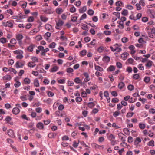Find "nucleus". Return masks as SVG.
Wrapping results in <instances>:
<instances>
[{"instance_id": "obj_31", "label": "nucleus", "mask_w": 155, "mask_h": 155, "mask_svg": "<svg viewBox=\"0 0 155 155\" xmlns=\"http://www.w3.org/2000/svg\"><path fill=\"white\" fill-rule=\"evenodd\" d=\"M109 70L110 71H114L115 69V67L114 66L111 65L108 68Z\"/></svg>"}, {"instance_id": "obj_35", "label": "nucleus", "mask_w": 155, "mask_h": 155, "mask_svg": "<svg viewBox=\"0 0 155 155\" xmlns=\"http://www.w3.org/2000/svg\"><path fill=\"white\" fill-rule=\"evenodd\" d=\"M74 82L78 84L80 83L81 82V80L79 78H76L74 80Z\"/></svg>"}, {"instance_id": "obj_8", "label": "nucleus", "mask_w": 155, "mask_h": 155, "mask_svg": "<svg viewBox=\"0 0 155 155\" xmlns=\"http://www.w3.org/2000/svg\"><path fill=\"white\" fill-rule=\"evenodd\" d=\"M16 67L17 68H22L24 65V64L21 63H19L18 61H17L16 63Z\"/></svg>"}, {"instance_id": "obj_43", "label": "nucleus", "mask_w": 155, "mask_h": 155, "mask_svg": "<svg viewBox=\"0 0 155 155\" xmlns=\"http://www.w3.org/2000/svg\"><path fill=\"white\" fill-rule=\"evenodd\" d=\"M133 114L134 113L133 112H129L127 113L126 116L127 117H130L133 116Z\"/></svg>"}, {"instance_id": "obj_12", "label": "nucleus", "mask_w": 155, "mask_h": 155, "mask_svg": "<svg viewBox=\"0 0 155 155\" xmlns=\"http://www.w3.org/2000/svg\"><path fill=\"white\" fill-rule=\"evenodd\" d=\"M35 45L32 44L28 48V51L32 52L33 51V48L35 47Z\"/></svg>"}, {"instance_id": "obj_52", "label": "nucleus", "mask_w": 155, "mask_h": 155, "mask_svg": "<svg viewBox=\"0 0 155 155\" xmlns=\"http://www.w3.org/2000/svg\"><path fill=\"white\" fill-rule=\"evenodd\" d=\"M82 28L85 30H88V28L87 27V26L85 24L84 25H83V27H82Z\"/></svg>"}, {"instance_id": "obj_17", "label": "nucleus", "mask_w": 155, "mask_h": 155, "mask_svg": "<svg viewBox=\"0 0 155 155\" xmlns=\"http://www.w3.org/2000/svg\"><path fill=\"white\" fill-rule=\"evenodd\" d=\"M141 140L139 137H137L134 141L135 144H138L139 143L141 142Z\"/></svg>"}, {"instance_id": "obj_28", "label": "nucleus", "mask_w": 155, "mask_h": 155, "mask_svg": "<svg viewBox=\"0 0 155 155\" xmlns=\"http://www.w3.org/2000/svg\"><path fill=\"white\" fill-rule=\"evenodd\" d=\"M120 114L119 111H117L113 113V115L115 117H116Z\"/></svg>"}, {"instance_id": "obj_10", "label": "nucleus", "mask_w": 155, "mask_h": 155, "mask_svg": "<svg viewBox=\"0 0 155 155\" xmlns=\"http://www.w3.org/2000/svg\"><path fill=\"white\" fill-rule=\"evenodd\" d=\"M45 28L46 29L50 31L51 30L52 26L51 25L48 24H47L45 25Z\"/></svg>"}, {"instance_id": "obj_55", "label": "nucleus", "mask_w": 155, "mask_h": 155, "mask_svg": "<svg viewBox=\"0 0 155 155\" xmlns=\"http://www.w3.org/2000/svg\"><path fill=\"white\" fill-rule=\"evenodd\" d=\"M112 127H115V129H118L120 128V127H119L118 126L116 125V124L115 123H114L112 125Z\"/></svg>"}, {"instance_id": "obj_42", "label": "nucleus", "mask_w": 155, "mask_h": 155, "mask_svg": "<svg viewBox=\"0 0 155 155\" xmlns=\"http://www.w3.org/2000/svg\"><path fill=\"white\" fill-rule=\"evenodd\" d=\"M150 80V78L149 77H146L144 79V81L147 83H148Z\"/></svg>"}, {"instance_id": "obj_21", "label": "nucleus", "mask_w": 155, "mask_h": 155, "mask_svg": "<svg viewBox=\"0 0 155 155\" xmlns=\"http://www.w3.org/2000/svg\"><path fill=\"white\" fill-rule=\"evenodd\" d=\"M34 86L36 87H38L39 86V81L37 79H35L34 80Z\"/></svg>"}, {"instance_id": "obj_45", "label": "nucleus", "mask_w": 155, "mask_h": 155, "mask_svg": "<svg viewBox=\"0 0 155 155\" xmlns=\"http://www.w3.org/2000/svg\"><path fill=\"white\" fill-rule=\"evenodd\" d=\"M86 51L85 50H84L81 52V54L82 56H84L86 54Z\"/></svg>"}, {"instance_id": "obj_40", "label": "nucleus", "mask_w": 155, "mask_h": 155, "mask_svg": "<svg viewBox=\"0 0 155 155\" xmlns=\"http://www.w3.org/2000/svg\"><path fill=\"white\" fill-rule=\"evenodd\" d=\"M76 8L74 6H73L70 8V11L71 13H74L76 11Z\"/></svg>"}, {"instance_id": "obj_33", "label": "nucleus", "mask_w": 155, "mask_h": 155, "mask_svg": "<svg viewBox=\"0 0 155 155\" xmlns=\"http://www.w3.org/2000/svg\"><path fill=\"white\" fill-rule=\"evenodd\" d=\"M0 42L2 43H4L7 42L6 38H0Z\"/></svg>"}, {"instance_id": "obj_38", "label": "nucleus", "mask_w": 155, "mask_h": 155, "mask_svg": "<svg viewBox=\"0 0 155 155\" xmlns=\"http://www.w3.org/2000/svg\"><path fill=\"white\" fill-rule=\"evenodd\" d=\"M94 11L92 10L89 9L88 11V14L90 15H92L94 13Z\"/></svg>"}, {"instance_id": "obj_53", "label": "nucleus", "mask_w": 155, "mask_h": 155, "mask_svg": "<svg viewBox=\"0 0 155 155\" xmlns=\"http://www.w3.org/2000/svg\"><path fill=\"white\" fill-rule=\"evenodd\" d=\"M122 41L124 43H125L128 41V39L126 37H124L122 38Z\"/></svg>"}, {"instance_id": "obj_34", "label": "nucleus", "mask_w": 155, "mask_h": 155, "mask_svg": "<svg viewBox=\"0 0 155 155\" xmlns=\"http://www.w3.org/2000/svg\"><path fill=\"white\" fill-rule=\"evenodd\" d=\"M34 20V18L32 16H30L28 19V22H33Z\"/></svg>"}, {"instance_id": "obj_59", "label": "nucleus", "mask_w": 155, "mask_h": 155, "mask_svg": "<svg viewBox=\"0 0 155 155\" xmlns=\"http://www.w3.org/2000/svg\"><path fill=\"white\" fill-rule=\"evenodd\" d=\"M64 108V106L62 104H61L58 107V109L60 110H62Z\"/></svg>"}, {"instance_id": "obj_27", "label": "nucleus", "mask_w": 155, "mask_h": 155, "mask_svg": "<svg viewBox=\"0 0 155 155\" xmlns=\"http://www.w3.org/2000/svg\"><path fill=\"white\" fill-rule=\"evenodd\" d=\"M152 61H149L147 64H146V66L149 68L150 67L152 66Z\"/></svg>"}, {"instance_id": "obj_62", "label": "nucleus", "mask_w": 155, "mask_h": 155, "mask_svg": "<svg viewBox=\"0 0 155 155\" xmlns=\"http://www.w3.org/2000/svg\"><path fill=\"white\" fill-rule=\"evenodd\" d=\"M104 34L106 35H109L111 34V32L109 31H104Z\"/></svg>"}, {"instance_id": "obj_41", "label": "nucleus", "mask_w": 155, "mask_h": 155, "mask_svg": "<svg viewBox=\"0 0 155 155\" xmlns=\"http://www.w3.org/2000/svg\"><path fill=\"white\" fill-rule=\"evenodd\" d=\"M26 96L25 95L23 96H21L20 97V98L23 101H25L27 100V98L26 97Z\"/></svg>"}, {"instance_id": "obj_56", "label": "nucleus", "mask_w": 155, "mask_h": 155, "mask_svg": "<svg viewBox=\"0 0 155 155\" xmlns=\"http://www.w3.org/2000/svg\"><path fill=\"white\" fill-rule=\"evenodd\" d=\"M154 141L153 140H151L148 143V145L149 146H154Z\"/></svg>"}, {"instance_id": "obj_32", "label": "nucleus", "mask_w": 155, "mask_h": 155, "mask_svg": "<svg viewBox=\"0 0 155 155\" xmlns=\"http://www.w3.org/2000/svg\"><path fill=\"white\" fill-rule=\"evenodd\" d=\"M134 86L133 85L130 84L127 87L128 89L130 91H132L134 89Z\"/></svg>"}, {"instance_id": "obj_64", "label": "nucleus", "mask_w": 155, "mask_h": 155, "mask_svg": "<svg viewBox=\"0 0 155 155\" xmlns=\"http://www.w3.org/2000/svg\"><path fill=\"white\" fill-rule=\"evenodd\" d=\"M119 99L117 98H113L112 100V102L114 103H117L118 102Z\"/></svg>"}, {"instance_id": "obj_13", "label": "nucleus", "mask_w": 155, "mask_h": 155, "mask_svg": "<svg viewBox=\"0 0 155 155\" xmlns=\"http://www.w3.org/2000/svg\"><path fill=\"white\" fill-rule=\"evenodd\" d=\"M86 7L85 6H84L82 8L79 9L80 13H83L86 10Z\"/></svg>"}, {"instance_id": "obj_19", "label": "nucleus", "mask_w": 155, "mask_h": 155, "mask_svg": "<svg viewBox=\"0 0 155 155\" xmlns=\"http://www.w3.org/2000/svg\"><path fill=\"white\" fill-rule=\"evenodd\" d=\"M95 69L96 70L99 71H103V68L99 66H97L95 65Z\"/></svg>"}, {"instance_id": "obj_2", "label": "nucleus", "mask_w": 155, "mask_h": 155, "mask_svg": "<svg viewBox=\"0 0 155 155\" xmlns=\"http://www.w3.org/2000/svg\"><path fill=\"white\" fill-rule=\"evenodd\" d=\"M8 134L11 137L14 138L15 137L14 132L13 130L11 129H9L8 130Z\"/></svg>"}, {"instance_id": "obj_11", "label": "nucleus", "mask_w": 155, "mask_h": 155, "mask_svg": "<svg viewBox=\"0 0 155 155\" xmlns=\"http://www.w3.org/2000/svg\"><path fill=\"white\" fill-rule=\"evenodd\" d=\"M49 51V49L48 48H46L45 49H43L41 51V55L45 56L46 55L45 53L48 51Z\"/></svg>"}, {"instance_id": "obj_51", "label": "nucleus", "mask_w": 155, "mask_h": 155, "mask_svg": "<svg viewBox=\"0 0 155 155\" xmlns=\"http://www.w3.org/2000/svg\"><path fill=\"white\" fill-rule=\"evenodd\" d=\"M138 68L140 70H143L144 69V67L142 66V64H140L138 65Z\"/></svg>"}, {"instance_id": "obj_47", "label": "nucleus", "mask_w": 155, "mask_h": 155, "mask_svg": "<svg viewBox=\"0 0 155 155\" xmlns=\"http://www.w3.org/2000/svg\"><path fill=\"white\" fill-rule=\"evenodd\" d=\"M73 71V69L71 68H69L67 69V72L68 73H71Z\"/></svg>"}, {"instance_id": "obj_48", "label": "nucleus", "mask_w": 155, "mask_h": 155, "mask_svg": "<svg viewBox=\"0 0 155 155\" xmlns=\"http://www.w3.org/2000/svg\"><path fill=\"white\" fill-rule=\"evenodd\" d=\"M136 6L137 7V9L138 10H140L141 9V8L140 5L139 4L137 3L136 4Z\"/></svg>"}, {"instance_id": "obj_6", "label": "nucleus", "mask_w": 155, "mask_h": 155, "mask_svg": "<svg viewBox=\"0 0 155 155\" xmlns=\"http://www.w3.org/2000/svg\"><path fill=\"white\" fill-rule=\"evenodd\" d=\"M20 110L17 107L14 108L12 110L13 113L15 114H17L20 112Z\"/></svg>"}, {"instance_id": "obj_26", "label": "nucleus", "mask_w": 155, "mask_h": 155, "mask_svg": "<svg viewBox=\"0 0 155 155\" xmlns=\"http://www.w3.org/2000/svg\"><path fill=\"white\" fill-rule=\"evenodd\" d=\"M139 127L142 129H143L145 127V125L144 124L140 123L139 124Z\"/></svg>"}, {"instance_id": "obj_50", "label": "nucleus", "mask_w": 155, "mask_h": 155, "mask_svg": "<svg viewBox=\"0 0 155 155\" xmlns=\"http://www.w3.org/2000/svg\"><path fill=\"white\" fill-rule=\"evenodd\" d=\"M123 131L126 134H128L129 133V131L127 128H124L123 130Z\"/></svg>"}, {"instance_id": "obj_37", "label": "nucleus", "mask_w": 155, "mask_h": 155, "mask_svg": "<svg viewBox=\"0 0 155 155\" xmlns=\"http://www.w3.org/2000/svg\"><path fill=\"white\" fill-rule=\"evenodd\" d=\"M139 75L138 74H135L133 75V78L135 79H138L139 78Z\"/></svg>"}, {"instance_id": "obj_39", "label": "nucleus", "mask_w": 155, "mask_h": 155, "mask_svg": "<svg viewBox=\"0 0 155 155\" xmlns=\"http://www.w3.org/2000/svg\"><path fill=\"white\" fill-rule=\"evenodd\" d=\"M123 4V3L120 1H117L116 3V5L117 6H121V4L122 5Z\"/></svg>"}, {"instance_id": "obj_1", "label": "nucleus", "mask_w": 155, "mask_h": 155, "mask_svg": "<svg viewBox=\"0 0 155 155\" xmlns=\"http://www.w3.org/2000/svg\"><path fill=\"white\" fill-rule=\"evenodd\" d=\"M23 38V36L21 34H18L16 36V38L18 41L20 45L22 44L21 40Z\"/></svg>"}, {"instance_id": "obj_30", "label": "nucleus", "mask_w": 155, "mask_h": 155, "mask_svg": "<svg viewBox=\"0 0 155 155\" xmlns=\"http://www.w3.org/2000/svg\"><path fill=\"white\" fill-rule=\"evenodd\" d=\"M58 69V67L56 66H55L51 69V71L53 72H55Z\"/></svg>"}, {"instance_id": "obj_16", "label": "nucleus", "mask_w": 155, "mask_h": 155, "mask_svg": "<svg viewBox=\"0 0 155 155\" xmlns=\"http://www.w3.org/2000/svg\"><path fill=\"white\" fill-rule=\"evenodd\" d=\"M95 105V104H94V102H90L88 103V107L89 108H92Z\"/></svg>"}, {"instance_id": "obj_25", "label": "nucleus", "mask_w": 155, "mask_h": 155, "mask_svg": "<svg viewBox=\"0 0 155 155\" xmlns=\"http://www.w3.org/2000/svg\"><path fill=\"white\" fill-rule=\"evenodd\" d=\"M56 45V44L55 42H52L49 45V47L51 48H55Z\"/></svg>"}, {"instance_id": "obj_4", "label": "nucleus", "mask_w": 155, "mask_h": 155, "mask_svg": "<svg viewBox=\"0 0 155 155\" xmlns=\"http://www.w3.org/2000/svg\"><path fill=\"white\" fill-rule=\"evenodd\" d=\"M3 24L5 27L8 26L12 28L13 27V24L9 21H7L6 22H3Z\"/></svg>"}, {"instance_id": "obj_46", "label": "nucleus", "mask_w": 155, "mask_h": 155, "mask_svg": "<svg viewBox=\"0 0 155 155\" xmlns=\"http://www.w3.org/2000/svg\"><path fill=\"white\" fill-rule=\"evenodd\" d=\"M127 61L130 64H132L134 61V60L131 58H129Z\"/></svg>"}, {"instance_id": "obj_3", "label": "nucleus", "mask_w": 155, "mask_h": 155, "mask_svg": "<svg viewBox=\"0 0 155 155\" xmlns=\"http://www.w3.org/2000/svg\"><path fill=\"white\" fill-rule=\"evenodd\" d=\"M64 23V22L61 20H59L58 21V22L56 23V28L57 29H59V26H61L63 25Z\"/></svg>"}, {"instance_id": "obj_61", "label": "nucleus", "mask_w": 155, "mask_h": 155, "mask_svg": "<svg viewBox=\"0 0 155 155\" xmlns=\"http://www.w3.org/2000/svg\"><path fill=\"white\" fill-rule=\"evenodd\" d=\"M104 49V48L102 46L99 47L98 48V51L99 52H101Z\"/></svg>"}, {"instance_id": "obj_57", "label": "nucleus", "mask_w": 155, "mask_h": 155, "mask_svg": "<svg viewBox=\"0 0 155 155\" xmlns=\"http://www.w3.org/2000/svg\"><path fill=\"white\" fill-rule=\"evenodd\" d=\"M111 94L114 97H116L117 96V94L116 91H112Z\"/></svg>"}, {"instance_id": "obj_5", "label": "nucleus", "mask_w": 155, "mask_h": 155, "mask_svg": "<svg viewBox=\"0 0 155 155\" xmlns=\"http://www.w3.org/2000/svg\"><path fill=\"white\" fill-rule=\"evenodd\" d=\"M2 78L4 80H6V82L7 81H10L11 79V77L10 75L7 74L6 75L2 77Z\"/></svg>"}, {"instance_id": "obj_22", "label": "nucleus", "mask_w": 155, "mask_h": 155, "mask_svg": "<svg viewBox=\"0 0 155 155\" xmlns=\"http://www.w3.org/2000/svg\"><path fill=\"white\" fill-rule=\"evenodd\" d=\"M24 81L25 84H28L30 83L31 81L29 79L26 78L24 79Z\"/></svg>"}, {"instance_id": "obj_23", "label": "nucleus", "mask_w": 155, "mask_h": 155, "mask_svg": "<svg viewBox=\"0 0 155 155\" xmlns=\"http://www.w3.org/2000/svg\"><path fill=\"white\" fill-rule=\"evenodd\" d=\"M128 12L127 10L124 9L122 12L121 14L123 16H127V15Z\"/></svg>"}, {"instance_id": "obj_29", "label": "nucleus", "mask_w": 155, "mask_h": 155, "mask_svg": "<svg viewBox=\"0 0 155 155\" xmlns=\"http://www.w3.org/2000/svg\"><path fill=\"white\" fill-rule=\"evenodd\" d=\"M12 18L13 19H15L18 18H19L20 19L24 18H25V17L22 16H12Z\"/></svg>"}, {"instance_id": "obj_49", "label": "nucleus", "mask_w": 155, "mask_h": 155, "mask_svg": "<svg viewBox=\"0 0 155 155\" xmlns=\"http://www.w3.org/2000/svg\"><path fill=\"white\" fill-rule=\"evenodd\" d=\"M113 14L117 16L118 19L120 18V13L119 12H114L113 13Z\"/></svg>"}, {"instance_id": "obj_54", "label": "nucleus", "mask_w": 155, "mask_h": 155, "mask_svg": "<svg viewBox=\"0 0 155 155\" xmlns=\"http://www.w3.org/2000/svg\"><path fill=\"white\" fill-rule=\"evenodd\" d=\"M118 68H121L122 67V64L120 62H117L116 64Z\"/></svg>"}, {"instance_id": "obj_18", "label": "nucleus", "mask_w": 155, "mask_h": 155, "mask_svg": "<svg viewBox=\"0 0 155 155\" xmlns=\"http://www.w3.org/2000/svg\"><path fill=\"white\" fill-rule=\"evenodd\" d=\"M15 81H16V83L14 84V86L16 88H17L21 85V83L18 81L16 80V79H15Z\"/></svg>"}, {"instance_id": "obj_44", "label": "nucleus", "mask_w": 155, "mask_h": 155, "mask_svg": "<svg viewBox=\"0 0 155 155\" xmlns=\"http://www.w3.org/2000/svg\"><path fill=\"white\" fill-rule=\"evenodd\" d=\"M87 15L85 13L81 17L80 20H81L86 18Z\"/></svg>"}, {"instance_id": "obj_14", "label": "nucleus", "mask_w": 155, "mask_h": 155, "mask_svg": "<svg viewBox=\"0 0 155 155\" xmlns=\"http://www.w3.org/2000/svg\"><path fill=\"white\" fill-rule=\"evenodd\" d=\"M56 136V134L55 133H50L48 134V137L51 138L55 137Z\"/></svg>"}, {"instance_id": "obj_9", "label": "nucleus", "mask_w": 155, "mask_h": 155, "mask_svg": "<svg viewBox=\"0 0 155 155\" xmlns=\"http://www.w3.org/2000/svg\"><path fill=\"white\" fill-rule=\"evenodd\" d=\"M110 58L108 56H104L103 58V60L104 61L109 62L110 61Z\"/></svg>"}, {"instance_id": "obj_58", "label": "nucleus", "mask_w": 155, "mask_h": 155, "mask_svg": "<svg viewBox=\"0 0 155 155\" xmlns=\"http://www.w3.org/2000/svg\"><path fill=\"white\" fill-rule=\"evenodd\" d=\"M8 71L13 72L15 74H16L17 73L16 70L12 68H10Z\"/></svg>"}, {"instance_id": "obj_15", "label": "nucleus", "mask_w": 155, "mask_h": 155, "mask_svg": "<svg viewBox=\"0 0 155 155\" xmlns=\"http://www.w3.org/2000/svg\"><path fill=\"white\" fill-rule=\"evenodd\" d=\"M37 127L38 128L43 129L44 128L43 124L42 123L39 122L37 124Z\"/></svg>"}, {"instance_id": "obj_20", "label": "nucleus", "mask_w": 155, "mask_h": 155, "mask_svg": "<svg viewBox=\"0 0 155 155\" xmlns=\"http://www.w3.org/2000/svg\"><path fill=\"white\" fill-rule=\"evenodd\" d=\"M124 86L125 84L124 82H121L119 83L118 85V87L120 89H121Z\"/></svg>"}, {"instance_id": "obj_60", "label": "nucleus", "mask_w": 155, "mask_h": 155, "mask_svg": "<svg viewBox=\"0 0 155 155\" xmlns=\"http://www.w3.org/2000/svg\"><path fill=\"white\" fill-rule=\"evenodd\" d=\"M54 95V94L51 91H48V95L49 97H53Z\"/></svg>"}, {"instance_id": "obj_24", "label": "nucleus", "mask_w": 155, "mask_h": 155, "mask_svg": "<svg viewBox=\"0 0 155 155\" xmlns=\"http://www.w3.org/2000/svg\"><path fill=\"white\" fill-rule=\"evenodd\" d=\"M40 19L41 21L45 22H46L48 19L47 18L42 16L40 17Z\"/></svg>"}, {"instance_id": "obj_63", "label": "nucleus", "mask_w": 155, "mask_h": 155, "mask_svg": "<svg viewBox=\"0 0 155 155\" xmlns=\"http://www.w3.org/2000/svg\"><path fill=\"white\" fill-rule=\"evenodd\" d=\"M11 118L10 116H7L5 118V120L7 121L8 123L11 120Z\"/></svg>"}, {"instance_id": "obj_7", "label": "nucleus", "mask_w": 155, "mask_h": 155, "mask_svg": "<svg viewBox=\"0 0 155 155\" xmlns=\"http://www.w3.org/2000/svg\"><path fill=\"white\" fill-rule=\"evenodd\" d=\"M129 55V54L127 52H124L121 54V57L124 60H125L126 59L127 57Z\"/></svg>"}, {"instance_id": "obj_36", "label": "nucleus", "mask_w": 155, "mask_h": 155, "mask_svg": "<svg viewBox=\"0 0 155 155\" xmlns=\"http://www.w3.org/2000/svg\"><path fill=\"white\" fill-rule=\"evenodd\" d=\"M63 12V10L61 8H59L56 10V12L58 14H61Z\"/></svg>"}]
</instances>
